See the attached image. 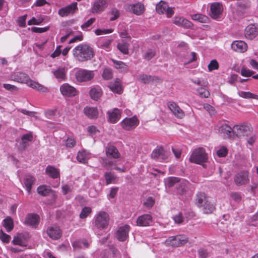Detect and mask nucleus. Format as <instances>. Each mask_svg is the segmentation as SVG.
Returning <instances> with one entry per match:
<instances>
[{"label":"nucleus","instance_id":"nucleus-34","mask_svg":"<svg viewBox=\"0 0 258 258\" xmlns=\"http://www.w3.org/2000/svg\"><path fill=\"white\" fill-rule=\"evenodd\" d=\"M91 98L93 100H97L102 95L101 89L99 87L92 88L89 92Z\"/></svg>","mask_w":258,"mask_h":258},{"label":"nucleus","instance_id":"nucleus-47","mask_svg":"<svg viewBox=\"0 0 258 258\" xmlns=\"http://www.w3.org/2000/svg\"><path fill=\"white\" fill-rule=\"evenodd\" d=\"M250 2L249 0H242L237 3L238 10H246L250 8Z\"/></svg>","mask_w":258,"mask_h":258},{"label":"nucleus","instance_id":"nucleus-20","mask_svg":"<svg viewBox=\"0 0 258 258\" xmlns=\"http://www.w3.org/2000/svg\"><path fill=\"white\" fill-rule=\"evenodd\" d=\"M152 221V217L149 214L141 215L137 219V225L139 226H148Z\"/></svg>","mask_w":258,"mask_h":258},{"label":"nucleus","instance_id":"nucleus-3","mask_svg":"<svg viewBox=\"0 0 258 258\" xmlns=\"http://www.w3.org/2000/svg\"><path fill=\"white\" fill-rule=\"evenodd\" d=\"M189 160L191 162L203 165L208 160V156L203 148L195 149L191 154Z\"/></svg>","mask_w":258,"mask_h":258},{"label":"nucleus","instance_id":"nucleus-12","mask_svg":"<svg viewBox=\"0 0 258 258\" xmlns=\"http://www.w3.org/2000/svg\"><path fill=\"white\" fill-rule=\"evenodd\" d=\"M107 5L106 0H95L92 5L91 12L93 14H100L104 11Z\"/></svg>","mask_w":258,"mask_h":258},{"label":"nucleus","instance_id":"nucleus-37","mask_svg":"<svg viewBox=\"0 0 258 258\" xmlns=\"http://www.w3.org/2000/svg\"><path fill=\"white\" fill-rule=\"evenodd\" d=\"M117 48L119 51L124 54L128 53L129 44L124 40H121L117 44Z\"/></svg>","mask_w":258,"mask_h":258},{"label":"nucleus","instance_id":"nucleus-59","mask_svg":"<svg viewBox=\"0 0 258 258\" xmlns=\"http://www.w3.org/2000/svg\"><path fill=\"white\" fill-rule=\"evenodd\" d=\"M0 239L5 243H8L11 239V236L3 232L2 229L0 230Z\"/></svg>","mask_w":258,"mask_h":258},{"label":"nucleus","instance_id":"nucleus-42","mask_svg":"<svg viewBox=\"0 0 258 258\" xmlns=\"http://www.w3.org/2000/svg\"><path fill=\"white\" fill-rule=\"evenodd\" d=\"M24 235L22 233L18 234V235L14 237L12 242L15 245H19L22 246L24 244Z\"/></svg>","mask_w":258,"mask_h":258},{"label":"nucleus","instance_id":"nucleus-16","mask_svg":"<svg viewBox=\"0 0 258 258\" xmlns=\"http://www.w3.org/2000/svg\"><path fill=\"white\" fill-rule=\"evenodd\" d=\"M130 226L125 225L119 227L116 233V238L120 241H124L128 237Z\"/></svg>","mask_w":258,"mask_h":258},{"label":"nucleus","instance_id":"nucleus-6","mask_svg":"<svg viewBox=\"0 0 258 258\" xmlns=\"http://www.w3.org/2000/svg\"><path fill=\"white\" fill-rule=\"evenodd\" d=\"M252 132V128L249 124H243L241 125H235L233 126V133L237 136H248Z\"/></svg>","mask_w":258,"mask_h":258},{"label":"nucleus","instance_id":"nucleus-27","mask_svg":"<svg viewBox=\"0 0 258 258\" xmlns=\"http://www.w3.org/2000/svg\"><path fill=\"white\" fill-rule=\"evenodd\" d=\"M189 183L188 181L182 180L178 183L176 186L177 193L179 195H183L188 188Z\"/></svg>","mask_w":258,"mask_h":258},{"label":"nucleus","instance_id":"nucleus-52","mask_svg":"<svg viewBox=\"0 0 258 258\" xmlns=\"http://www.w3.org/2000/svg\"><path fill=\"white\" fill-rule=\"evenodd\" d=\"M197 92L201 97L208 98L210 95L209 92L205 88L200 87L197 89Z\"/></svg>","mask_w":258,"mask_h":258},{"label":"nucleus","instance_id":"nucleus-30","mask_svg":"<svg viewBox=\"0 0 258 258\" xmlns=\"http://www.w3.org/2000/svg\"><path fill=\"white\" fill-rule=\"evenodd\" d=\"M54 77L58 80H64L66 77V70L64 67H58L52 71Z\"/></svg>","mask_w":258,"mask_h":258},{"label":"nucleus","instance_id":"nucleus-29","mask_svg":"<svg viewBox=\"0 0 258 258\" xmlns=\"http://www.w3.org/2000/svg\"><path fill=\"white\" fill-rule=\"evenodd\" d=\"M128 9L135 14L140 15L144 11V6L140 3H138L136 4L130 5Z\"/></svg>","mask_w":258,"mask_h":258},{"label":"nucleus","instance_id":"nucleus-41","mask_svg":"<svg viewBox=\"0 0 258 258\" xmlns=\"http://www.w3.org/2000/svg\"><path fill=\"white\" fill-rule=\"evenodd\" d=\"M111 61L113 62L115 68L117 69H119L121 71L127 70V66L123 62L116 60L114 59H111Z\"/></svg>","mask_w":258,"mask_h":258},{"label":"nucleus","instance_id":"nucleus-50","mask_svg":"<svg viewBox=\"0 0 258 258\" xmlns=\"http://www.w3.org/2000/svg\"><path fill=\"white\" fill-rule=\"evenodd\" d=\"M102 77L105 80H110L113 77L112 70L110 68H105L102 73Z\"/></svg>","mask_w":258,"mask_h":258},{"label":"nucleus","instance_id":"nucleus-28","mask_svg":"<svg viewBox=\"0 0 258 258\" xmlns=\"http://www.w3.org/2000/svg\"><path fill=\"white\" fill-rule=\"evenodd\" d=\"M35 181V178L31 175H26L24 178V184L29 194L31 192L32 185Z\"/></svg>","mask_w":258,"mask_h":258},{"label":"nucleus","instance_id":"nucleus-53","mask_svg":"<svg viewBox=\"0 0 258 258\" xmlns=\"http://www.w3.org/2000/svg\"><path fill=\"white\" fill-rule=\"evenodd\" d=\"M109 14L112 16L109 19L110 21H114L117 19L120 15L118 10L115 8L112 9L109 12Z\"/></svg>","mask_w":258,"mask_h":258},{"label":"nucleus","instance_id":"nucleus-22","mask_svg":"<svg viewBox=\"0 0 258 258\" xmlns=\"http://www.w3.org/2000/svg\"><path fill=\"white\" fill-rule=\"evenodd\" d=\"M47 233L48 235L53 239H58L61 235L60 230L57 226L48 227Z\"/></svg>","mask_w":258,"mask_h":258},{"label":"nucleus","instance_id":"nucleus-9","mask_svg":"<svg viewBox=\"0 0 258 258\" xmlns=\"http://www.w3.org/2000/svg\"><path fill=\"white\" fill-rule=\"evenodd\" d=\"M244 35L246 39L252 40L258 35V25L250 24L248 25L244 30Z\"/></svg>","mask_w":258,"mask_h":258},{"label":"nucleus","instance_id":"nucleus-33","mask_svg":"<svg viewBox=\"0 0 258 258\" xmlns=\"http://www.w3.org/2000/svg\"><path fill=\"white\" fill-rule=\"evenodd\" d=\"M232 132H233V128L226 124H222L219 128V133L227 138L231 137Z\"/></svg>","mask_w":258,"mask_h":258},{"label":"nucleus","instance_id":"nucleus-32","mask_svg":"<svg viewBox=\"0 0 258 258\" xmlns=\"http://www.w3.org/2000/svg\"><path fill=\"white\" fill-rule=\"evenodd\" d=\"M45 172L48 176L53 179L59 177V172L58 170L54 166L51 165L47 166L46 168Z\"/></svg>","mask_w":258,"mask_h":258},{"label":"nucleus","instance_id":"nucleus-10","mask_svg":"<svg viewBox=\"0 0 258 258\" xmlns=\"http://www.w3.org/2000/svg\"><path fill=\"white\" fill-rule=\"evenodd\" d=\"M168 156V153L162 147L157 148L151 154V157L153 159L160 162L166 160Z\"/></svg>","mask_w":258,"mask_h":258},{"label":"nucleus","instance_id":"nucleus-15","mask_svg":"<svg viewBox=\"0 0 258 258\" xmlns=\"http://www.w3.org/2000/svg\"><path fill=\"white\" fill-rule=\"evenodd\" d=\"M60 91L63 95L73 97L78 94L77 89L68 83H64L60 87Z\"/></svg>","mask_w":258,"mask_h":258},{"label":"nucleus","instance_id":"nucleus-1","mask_svg":"<svg viewBox=\"0 0 258 258\" xmlns=\"http://www.w3.org/2000/svg\"><path fill=\"white\" fill-rule=\"evenodd\" d=\"M10 79L18 83H26L28 86L42 92H47L48 91L46 87L37 82L31 80L29 76L24 73H14L10 75Z\"/></svg>","mask_w":258,"mask_h":258},{"label":"nucleus","instance_id":"nucleus-56","mask_svg":"<svg viewBox=\"0 0 258 258\" xmlns=\"http://www.w3.org/2000/svg\"><path fill=\"white\" fill-rule=\"evenodd\" d=\"M76 144L75 139L72 137H68L66 140L65 146L67 148H73Z\"/></svg>","mask_w":258,"mask_h":258},{"label":"nucleus","instance_id":"nucleus-39","mask_svg":"<svg viewBox=\"0 0 258 258\" xmlns=\"http://www.w3.org/2000/svg\"><path fill=\"white\" fill-rule=\"evenodd\" d=\"M77 160L82 163H85L88 160V154L86 151H79L77 156Z\"/></svg>","mask_w":258,"mask_h":258},{"label":"nucleus","instance_id":"nucleus-54","mask_svg":"<svg viewBox=\"0 0 258 258\" xmlns=\"http://www.w3.org/2000/svg\"><path fill=\"white\" fill-rule=\"evenodd\" d=\"M155 51L154 49H149L145 52L144 58L147 60H149L155 55Z\"/></svg>","mask_w":258,"mask_h":258},{"label":"nucleus","instance_id":"nucleus-35","mask_svg":"<svg viewBox=\"0 0 258 258\" xmlns=\"http://www.w3.org/2000/svg\"><path fill=\"white\" fill-rule=\"evenodd\" d=\"M208 202L205 193L199 192L197 194L196 204L198 207H202Z\"/></svg>","mask_w":258,"mask_h":258},{"label":"nucleus","instance_id":"nucleus-63","mask_svg":"<svg viewBox=\"0 0 258 258\" xmlns=\"http://www.w3.org/2000/svg\"><path fill=\"white\" fill-rule=\"evenodd\" d=\"M112 40L111 39H107L100 43V47L107 50L110 48V43Z\"/></svg>","mask_w":258,"mask_h":258},{"label":"nucleus","instance_id":"nucleus-21","mask_svg":"<svg viewBox=\"0 0 258 258\" xmlns=\"http://www.w3.org/2000/svg\"><path fill=\"white\" fill-rule=\"evenodd\" d=\"M37 192L38 194L42 196H47L51 195L55 199L56 198V195L55 192L49 187L45 185H41L37 187Z\"/></svg>","mask_w":258,"mask_h":258},{"label":"nucleus","instance_id":"nucleus-62","mask_svg":"<svg viewBox=\"0 0 258 258\" xmlns=\"http://www.w3.org/2000/svg\"><path fill=\"white\" fill-rule=\"evenodd\" d=\"M113 32L112 29H97L95 31L96 35H100L110 33Z\"/></svg>","mask_w":258,"mask_h":258},{"label":"nucleus","instance_id":"nucleus-61","mask_svg":"<svg viewBox=\"0 0 258 258\" xmlns=\"http://www.w3.org/2000/svg\"><path fill=\"white\" fill-rule=\"evenodd\" d=\"M198 252L200 258H207L209 256V252L207 250L203 248H200Z\"/></svg>","mask_w":258,"mask_h":258},{"label":"nucleus","instance_id":"nucleus-14","mask_svg":"<svg viewBox=\"0 0 258 258\" xmlns=\"http://www.w3.org/2000/svg\"><path fill=\"white\" fill-rule=\"evenodd\" d=\"M77 10V3L74 2L66 7L59 9L58 13L61 17H66L70 14H74Z\"/></svg>","mask_w":258,"mask_h":258},{"label":"nucleus","instance_id":"nucleus-13","mask_svg":"<svg viewBox=\"0 0 258 258\" xmlns=\"http://www.w3.org/2000/svg\"><path fill=\"white\" fill-rule=\"evenodd\" d=\"M235 184L237 186L245 184L249 181L248 173L247 171H243L237 173L234 179Z\"/></svg>","mask_w":258,"mask_h":258},{"label":"nucleus","instance_id":"nucleus-11","mask_svg":"<svg viewBox=\"0 0 258 258\" xmlns=\"http://www.w3.org/2000/svg\"><path fill=\"white\" fill-rule=\"evenodd\" d=\"M223 10L221 4L218 2L212 3L210 7V16L214 19H218L220 18Z\"/></svg>","mask_w":258,"mask_h":258},{"label":"nucleus","instance_id":"nucleus-48","mask_svg":"<svg viewBox=\"0 0 258 258\" xmlns=\"http://www.w3.org/2000/svg\"><path fill=\"white\" fill-rule=\"evenodd\" d=\"M191 17L194 20L201 23H207L209 19L208 17L200 14H194L192 15Z\"/></svg>","mask_w":258,"mask_h":258},{"label":"nucleus","instance_id":"nucleus-31","mask_svg":"<svg viewBox=\"0 0 258 258\" xmlns=\"http://www.w3.org/2000/svg\"><path fill=\"white\" fill-rule=\"evenodd\" d=\"M84 112L90 118H96L98 115V111L96 107H86L84 109Z\"/></svg>","mask_w":258,"mask_h":258},{"label":"nucleus","instance_id":"nucleus-25","mask_svg":"<svg viewBox=\"0 0 258 258\" xmlns=\"http://www.w3.org/2000/svg\"><path fill=\"white\" fill-rule=\"evenodd\" d=\"M108 87L113 92L118 94H121L123 92L121 82L119 79H116L115 81L110 82Z\"/></svg>","mask_w":258,"mask_h":258},{"label":"nucleus","instance_id":"nucleus-7","mask_svg":"<svg viewBox=\"0 0 258 258\" xmlns=\"http://www.w3.org/2000/svg\"><path fill=\"white\" fill-rule=\"evenodd\" d=\"M75 76L77 81L83 82L92 80L94 74L92 71L80 69L76 73Z\"/></svg>","mask_w":258,"mask_h":258},{"label":"nucleus","instance_id":"nucleus-58","mask_svg":"<svg viewBox=\"0 0 258 258\" xmlns=\"http://www.w3.org/2000/svg\"><path fill=\"white\" fill-rule=\"evenodd\" d=\"M33 140V136L32 134H26L22 136L21 140L23 144H25L29 142H31Z\"/></svg>","mask_w":258,"mask_h":258},{"label":"nucleus","instance_id":"nucleus-55","mask_svg":"<svg viewBox=\"0 0 258 258\" xmlns=\"http://www.w3.org/2000/svg\"><path fill=\"white\" fill-rule=\"evenodd\" d=\"M218 68L219 64L216 59L212 60L208 66V68L210 72L215 70H217Z\"/></svg>","mask_w":258,"mask_h":258},{"label":"nucleus","instance_id":"nucleus-44","mask_svg":"<svg viewBox=\"0 0 258 258\" xmlns=\"http://www.w3.org/2000/svg\"><path fill=\"white\" fill-rule=\"evenodd\" d=\"M156 78L151 76H148L146 74L140 75L138 76L139 80L144 84L149 83L151 81H154Z\"/></svg>","mask_w":258,"mask_h":258},{"label":"nucleus","instance_id":"nucleus-38","mask_svg":"<svg viewBox=\"0 0 258 258\" xmlns=\"http://www.w3.org/2000/svg\"><path fill=\"white\" fill-rule=\"evenodd\" d=\"M104 178L107 184L114 183L116 176L114 173L111 172H107L104 173Z\"/></svg>","mask_w":258,"mask_h":258},{"label":"nucleus","instance_id":"nucleus-46","mask_svg":"<svg viewBox=\"0 0 258 258\" xmlns=\"http://www.w3.org/2000/svg\"><path fill=\"white\" fill-rule=\"evenodd\" d=\"M202 207L204 213L205 214L212 213L215 209L214 205L209 202L204 204Z\"/></svg>","mask_w":258,"mask_h":258},{"label":"nucleus","instance_id":"nucleus-45","mask_svg":"<svg viewBox=\"0 0 258 258\" xmlns=\"http://www.w3.org/2000/svg\"><path fill=\"white\" fill-rule=\"evenodd\" d=\"M4 226L6 228L8 232L11 231L14 227L13 220L10 217H7L4 220Z\"/></svg>","mask_w":258,"mask_h":258},{"label":"nucleus","instance_id":"nucleus-57","mask_svg":"<svg viewBox=\"0 0 258 258\" xmlns=\"http://www.w3.org/2000/svg\"><path fill=\"white\" fill-rule=\"evenodd\" d=\"M91 209L90 207H84L82 209L80 214V217L82 219L86 218L88 215L91 212Z\"/></svg>","mask_w":258,"mask_h":258},{"label":"nucleus","instance_id":"nucleus-18","mask_svg":"<svg viewBox=\"0 0 258 258\" xmlns=\"http://www.w3.org/2000/svg\"><path fill=\"white\" fill-rule=\"evenodd\" d=\"M39 222V217L35 214H29L26 217L24 223L26 225L36 228Z\"/></svg>","mask_w":258,"mask_h":258},{"label":"nucleus","instance_id":"nucleus-51","mask_svg":"<svg viewBox=\"0 0 258 258\" xmlns=\"http://www.w3.org/2000/svg\"><path fill=\"white\" fill-rule=\"evenodd\" d=\"M95 21V18H92L89 19L87 22L84 23L81 26V29L84 31H87L89 30V28L91 26V25L94 23Z\"/></svg>","mask_w":258,"mask_h":258},{"label":"nucleus","instance_id":"nucleus-19","mask_svg":"<svg viewBox=\"0 0 258 258\" xmlns=\"http://www.w3.org/2000/svg\"><path fill=\"white\" fill-rule=\"evenodd\" d=\"M105 153L109 158L117 159L120 157V154L117 148L113 145H107L105 147Z\"/></svg>","mask_w":258,"mask_h":258},{"label":"nucleus","instance_id":"nucleus-26","mask_svg":"<svg viewBox=\"0 0 258 258\" xmlns=\"http://www.w3.org/2000/svg\"><path fill=\"white\" fill-rule=\"evenodd\" d=\"M108 114L109 120L112 123L118 121L121 116V111L117 108H114L111 111H108Z\"/></svg>","mask_w":258,"mask_h":258},{"label":"nucleus","instance_id":"nucleus-8","mask_svg":"<svg viewBox=\"0 0 258 258\" xmlns=\"http://www.w3.org/2000/svg\"><path fill=\"white\" fill-rule=\"evenodd\" d=\"M139 123V121L136 116L126 117L120 122L122 127L126 131L134 129Z\"/></svg>","mask_w":258,"mask_h":258},{"label":"nucleus","instance_id":"nucleus-5","mask_svg":"<svg viewBox=\"0 0 258 258\" xmlns=\"http://www.w3.org/2000/svg\"><path fill=\"white\" fill-rule=\"evenodd\" d=\"M109 216L105 212H99L95 217V226L100 229L106 228L109 223Z\"/></svg>","mask_w":258,"mask_h":258},{"label":"nucleus","instance_id":"nucleus-40","mask_svg":"<svg viewBox=\"0 0 258 258\" xmlns=\"http://www.w3.org/2000/svg\"><path fill=\"white\" fill-rule=\"evenodd\" d=\"M179 182V179L175 177H170L165 180V183L167 187L169 188L172 187L176 184Z\"/></svg>","mask_w":258,"mask_h":258},{"label":"nucleus","instance_id":"nucleus-36","mask_svg":"<svg viewBox=\"0 0 258 258\" xmlns=\"http://www.w3.org/2000/svg\"><path fill=\"white\" fill-rule=\"evenodd\" d=\"M72 245L75 249H80L88 247L89 243L86 240L82 239L73 242Z\"/></svg>","mask_w":258,"mask_h":258},{"label":"nucleus","instance_id":"nucleus-2","mask_svg":"<svg viewBox=\"0 0 258 258\" xmlns=\"http://www.w3.org/2000/svg\"><path fill=\"white\" fill-rule=\"evenodd\" d=\"M73 54L76 60L80 62L91 60L95 55L93 48L87 44H80L75 47Z\"/></svg>","mask_w":258,"mask_h":258},{"label":"nucleus","instance_id":"nucleus-49","mask_svg":"<svg viewBox=\"0 0 258 258\" xmlns=\"http://www.w3.org/2000/svg\"><path fill=\"white\" fill-rule=\"evenodd\" d=\"M239 95L244 98H253L258 99V95L252 94L249 92L240 91L238 92Z\"/></svg>","mask_w":258,"mask_h":258},{"label":"nucleus","instance_id":"nucleus-23","mask_svg":"<svg viewBox=\"0 0 258 258\" xmlns=\"http://www.w3.org/2000/svg\"><path fill=\"white\" fill-rule=\"evenodd\" d=\"M231 48L235 51L243 52L247 50V45L243 41H235L231 44Z\"/></svg>","mask_w":258,"mask_h":258},{"label":"nucleus","instance_id":"nucleus-24","mask_svg":"<svg viewBox=\"0 0 258 258\" xmlns=\"http://www.w3.org/2000/svg\"><path fill=\"white\" fill-rule=\"evenodd\" d=\"M173 23L177 26L184 28H190L192 26L191 22L182 17H175L173 19Z\"/></svg>","mask_w":258,"mask_h":258},{"label":"nucleus","instance_id":"nucleus-43","mask_svg":"<svg viewBox=\"0 0 258 258\" xmlns=\"http://www.w3.org/2000/svg\"><path fill=\"white\" fill-rule=\"evenodd\" d=\"M168 8L167 4L163 1H160L157 5L156 7L157 12L159 14H164L165 12V10Z\"/></svg>","mask_w":258,"mask_h":258},{"label":"nucleus","instance_id":"nucleus-4","mask_svg":"<svg viewBox=\"0 0 258 258\" xmlns=\"http://www.w3.org/2000/svg\"><path fill=\"white\" fill-rule=\"evenodd\" d=\"M188 241V238L185 235H179L168 237L165 243L174 247H179L185 244Z\"/></svg>","mask_w":258,"mask_h":258},{"label":"nucleus","instance_id":"nucleus-17","mask_svg":"<svg viewBox=\"0 0 258 258\" xmlns=\"http://www.w3.org/2000/svg\"><path fill=\"white\" fill-rule=\"evenodd\" d=\"M168 106L174 115L178 118H182L184 115L183 111L174 102H169Z\"/></svg>","mask_w":258,"mask_h":258},{"label":"nucleus","instance_id":"nucleus-64","mask_svg":"<svg viewBox=\"0 0 258 258\" xmlns=\"http://www.w3.org/2000/svg\"><path fill=\"white\" fill-rule=\"evenodd\" d=\"M154 199L152 197H149L144 202V205L147 208H151L154 204Z\"/></svg>","mask_w":258,"mask_h":258},{"label":"nucleus","instance_id":"nucleus-60","mask_svg":"<svg viewBox=\"0 0 258 258\" xmlns=\"http://www.w3.org/2000/svg\"><path fill=\"white\" fill-rule=\"evenodd\" d=\"M227 149L223 146L217 151V155L219 157H224L227 155Z\"/></svg>","mask_w":258,"mask_h":258}]
</instances>
